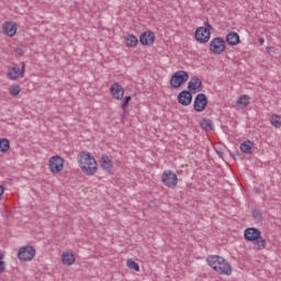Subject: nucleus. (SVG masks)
I'll use <instances>...</instances> for the list:
<instances>
[{
	"label": "nucleus",
	"instance_id": "obj_35",
	"mask_svg": "<svg viewBox=\"0 0 281 281\" xmlns=\"http://www.w3.org/2000/svg\"><path fill=\"white\" fill-rule=\"evenodd\" d=\"M258 43H259V45H265V38L258 37Z\"/></svg>",
	"mask_w": 281,
	"mask_h": 281
},
{
	"label": "nucleus",
	"instance_id": "obj_30",
	"mask_svg": "<svg viewBox=\"0 0 281 281\" xmlns=\"http://www.w3.org/2000/svg\"><path fill=\"white\" fill-rule=\"evenodd\" d=\"M1 273H5V261H3V258H0V276Z\"/></svg>",
	"mask_w": 281,
	"mask_h": 281
},
{
	"label": "nucleus",
	"instance_id": "obj_14",
	"mask_svg": "<svg viewBox=\"0 0 281 281\" xmlns=\"http://www.w3.org/2000/svg\"><path fill=\"white\" fill-rule=\"evenodd\" d=\"M177 98L178 104L182 106H190V104H192V92H190V90H182Z\"/></svg>",
	"mask_w": 281,
	"mask_h": 281
},
{
	"label": "nucleus",
	"instance_id": "obj_13",
	"mask_svg": "<svg viewBox=\"0 0 281 281\" xmlns=\"http://www.w3.org/2000/svg\"><path fill=\"white\" fill-rule=\"evenodd\" d=\"M155 32L153 31H145L139 36V43L140 45H144L146 47H150V45L155 44Z\"/></svg>",
	"mask_w": 281,
	"mask_h": 281
},
{
	"label": "nucleus",
	"instance_id": "obj_7",
	"mask_svg": "<svg viewBox=\"0 0 281 281\" xmlns=\"http://www.w3.org/2000/svg\"><path fill=\"white\" fill-rule=\"evenodd\" d=\"M48 168L53 175L63 172V169L65 168V159L58 155L50 157L48 160Z\"/></svg>",
	"mask_w": 281,
	"mask_h": 281
},
{
	"label": "nucleus",
	"instance_id": "obj_27",
	"mask_svg": "<svg viewBox=\"0 0 281 281\" xmlns=\"http://www.w3.org/2000/svg\"><path fill=\"white\" fill-rule=\"evenodd\" d=\"M126 265L128 269H132L133 271H139V263H137L133 259H127Z\"/></svg>",
	"mask_w": 281,
	"mask_h": 281
},
{
	"label": "nucleus",
	"instance_id": "obj_28",
	"mask_svg": "<svg viewBox=\"0 0 281 281\" xmlns=\"http://www.w3.org/2000/svg\"><path fill=\"white\" fill-rule=\"evenodd\" d=\"M9 93L10 95H13V98H16L21 93V87L19 86H11L9 88Z\"/></svg>",
	"mask_w": 281,
	"mask_h": 281
},
{
	"label": "nucleus",
	"instance_id": "obj_9",
	"mask_svg": "<svg viewBox=\"0 0 281 281\" xmlns=\"http://www.w3.org/2000/svg\"><path fill=\"white\" fill-rule=\"evenodd\" d=\"M210 101L207 100V95L205 93H198L193 101V111L196 113H203L205 109H207V104Z\"/></svg>",
	"mask_w": 281,
	"mask_h": 281
},
{
	"label": "nucleus",
	"instance_id": "obj_10",
	"mask_svg": "<svg viewBox=\"0 0 281 281\" xmlns=\"http://www.w3.org/2000/svg\"><path fill=\"white\" fill-rule=\"evenodd\" d=\"M211 36H212V32L209 31L207 29H203V26H200L195 30L194 37L198 43H202V44L209 43Z\"/></svg>",
	"mask_w": 281,
	"mask_h": 281
},
{
	"label": "nucleus",
	"instance_id": "obj_33",
	"mask_svg": "<svg viewBox=\"0 0 281 281\" xmlns=\"http://www.w3.org/2000/svg\"><path fill=\"white\" fill-rule=\"evenodd\" d=\"M5 192V188L0 184V201L3 199V193Z\"/></svg>",
	"mask_w": 281,
	"mask_h": 281
},
{
	"label": "nucleus",
	"instance_id": "obj_29",
	"mask_svg": "<svg viewBox=\"0 0 281 281\" xmlns=\"http://www.w3.org/2000/svg\"><path fill=\"white\" fill-rule=\"evenodd\" d=\"M252 217L255 221H262V213L258 209H252Z\"/></svg>",
	"mask_w": 281,
	"mask_h": 281
},
{
	"label": "nucleus",
	"instance_id": "obj_6",
	"mask_svg": "<svg viewBox=\"0 0 281 281\" xmlns=\"http://www.w3.org/2000/svg\"><path fill=\"white\" fill-rule=\"evenodd\" d=\"M161 182L166 188L175 190L177 188V183H179V177L172 170H165L161 176Z\"/></svg>",
	"mask_w": 281,
	"mask_h": 281
},
{
	"label": "nucleus",
	"instance_id": "obj_21",
	"mask_svg": "<svg viewBox=\"0 0 281 281\" xmlns=\"http://www.w3.org/2000/svg\"><path fill=\"white\" fill-rule=\"evenodd\" d=\"M200 127L202 128V131H205V133H207L209 131H214V123H212V120L203 117L200 121Z\"/></svg>",
	"mask_w": 281,
	"mask_h": 281
},
{
	"label": "nucleus",
	"instance_id": "obj_18",
	"mask_svg": "<svg viewBox=\"0 0 281 281\" xmlns=\"http://www.w3.org/2000/svg\"><path fill=\"white\" fill-rule=\"evenodd\" d=\"M3 32L7 34V36H14L16 34V23L14 22H4L2 25Z\"/></svg>",
	"mask_w": 281,
	"mask_h": 281
},
{
	"label": "nucleus",
	"instance_id": "obj_16",
	"mask_svg": "<svg viewBox=\"0 0 281 281\" xmlns=\"http://www.w3.org/2000/svg\"><path fill=\"white\" fill-rule=\"evenodd\" d=\"M226 43L227 45H231L232 47H236V45H240V35H238L236 32L231 31L226 35Z\"/></svg>",
	"mask_w": 281,
	"mask_h": 281
},
{
	"label": "nucleus",
	"instance_id": "obj_24",
	"mask_svg": "<svg viewBox=\"0 0 281 281\" xmlns=\"http://www.w3.org/2000/svg\"><path fill=\"white\" fill-rule=\"evenodd\" d=\"M270 123L274 128H281V115L280 114H272L270 119Z\"/></svg>",
	"mask_w": 281,
	"mask_h": 281
},
{
	"label": "nucleus",
	"instance_id": "obj_11",
	"mask_svg": "<svg viewBox=\"0 0 281 281\" xmlns=\"http://www.w3.org/2000/svg\"><path fill=\"white\" fill-rule=\"evenodd\" d=\"M8 76L11 80H18V78L25 77V63H21V68L14 66L9 68Z\"/></svg>",
	"mask_w": 281,
	"mask_h": 281
},
{
	"label": "nucleus",
	"instance_id": "obj_32",
	"mask_svg": "<svg viewBox=\"0 0 281 281\" xmlns=\"http://www.w3.org/2000/svg\"><path fill=\"white\" fill-rule=\"evenodd\" d=\"M203 29H207L209 32H210V30H214V27H212V26L210 25V21H207V20L204 22Z\"/></svg>",
	"mask_w": 281,
	"mask_h": 281
},
{
	"label": "nucleus",
	"instance_id": "obj_1",
	"mask_svg": "<svg viewBox=\"0 0 281 281\" xmlns=\"http://www.w3.org/2000/svg\"><path fill=\"white\" fill-rule=\"evenodd\" d=\"M78 166L87 177H93L98 172V161L91 153L89 151H81L79 153L78 157Z\"/></svg>",
	"mask_w": 281,
	"mask_h": 281
},
{
	"label": "nucleus",
	"instance_id": "obj_5",
	"mask_svg": "<svg viewBox=\"0 0 281 281\" xmlns=\"http://www.w3.org/2000/svg\"><path fill=\"white\" fill-rule=\"evenodd\" d=\"M225 49H227V44L223 37L217 36L210 42V52L212 54L221 56V54L225 53Z\"/></svg>",
	"mask_w": 281,
	"mask_h": 281
},
{
	"label": "nucleus",
	"instance_id": "obj_31",
	"mask_svg": "<svg viewBox=\"0 0 281 281\" xmlns=\"http://www.w3.org/2000/svg\"><path fill=\"white\" fill-rule=\"evenodd\" d=\"M15 54L18 56H23L25 54V50H23V48L18 47V48H15Z\"/></svg>",
	"mask_w": 281,
	"mask_h": 281
},
{
	"label": "nucleus",
	"instance_id": "obj_20",
	"mask_svg": "<svg viewBox=\"0 0 281 281\" xmlns=\"http://www.w3.org/2000/svg\"><path fill=\"white\" fill-rule=\"evenodd\" d=\"M61 261H63V265H67V267H71V265L76 262V256L72 252H63Z\"/></svg>",
	"mask_w": 281,
	"mask_h": 281
},
{
	"label": "nucleus",
	"instance_id": "obj_2",
	"mask_svg": "<svg viewBox=\"0 0 281 281\" xmlns=\"http://www.w3.org/2000/svg\"><path fill=\"white\" fill-rule=\"evenodd\" d=\"M206 262L209 267H212V269L221 276H232V265L222 256L210 255L206 258Z\"/></svg>",
	"mask_w": 281,
	"mask_h": 281
},
{
	"label": "nucleus",
	"instance_id": "obj_34",
	"mask_svg": "<svg viewBox=\"0 0 281 281\" xmlns=\"http://www.w3.org/2000/svg\"><path fill=\"white\" fill-rule=\"evenodd\" d=\"M231 157L234 159V161H236V157H240V154H238V151L235 154L231 153Z\"/></svg>",
	"mask_w": 281,
	"mask_h": 281
},
{
	"label": "nucleus",
	"instance_id": "obj_19",
	"mask_svg": "<svg viewBox=\"0 0 281 281\" xmlns=\"http://www.w3.org/2000/svg\"><path fill=\"white\" fill-rule=\"evenodd\" d=\"M240 150L245 155H254V142L247 139L240 144Z\"/></svg>",
	"mask_w": 281,
	"mask_h": 281
},
{
	"label": "nucleus",
	"instance_id": "obj_15",
	"mask_svg": "<svg viewBox=\"0 0 281 281\" xmlns=\"http://www.w3.org/2000/svg\"><path fill=\"white\" fill-rule=\"evenodd\" d=\"M110 93L114 100H122V98H124V88L122 85L115 82L111 86Z\"/></svg>",
	"mask_w": 281,
	"mask_h": 281
},
{
	"label": "nucleus",
	"instance_id": "obj_3",
	"mask_svg": "<svg viewBox=\"0 0 281 281\" xmlns=\"http://www.w3.org/2000/svg\"><path fill=\"white\" fill-rule=\"evenodd\" d=\"M244 238L247 243H254L258 251L267 249V239L262 238V232L256 227H248L244 231Z\"/></svg>",
	"mask_w": 281,
	"mask_h": 281
},
{
	"label": "nucleus",
	"instance_id": "obj_8",
	"mask_svg": "<svg viewBox=\"0 0 281 281\" xmlns=\"http://www.w3.org/2000/svg\"><path fill=\"white\" fill-rule=\"evenodd\" d=\"M36 256V248L33 246H23L18 251V258L22 262H30L34 260V257Z\"/></svg>",
	"mask_w": 281,
	"mask_h": 281
},
{
	"label": "nucleus",
	"instance_id": "obj_36",
	"mask_svg": "<svg viewBox=\"0 0 281 281\" xmlns=\"http://www.w3.org/2000/svg\"><path fill=\"white\" fill-rule=\"evenodd\" d=\"M0 258H5V252L0 250Z\"/></svg>",
	"mask_w": 281,
	"mask_h": 281
},
{
	"label": "nucleus",
	"instance_id": "obj_12",
	"mask_svg": "<svg viewBox=\"0 0 281 281\" xmlns=\"http://www.w3.org/2000/svg\"><path fill=\"white\" fill-rule=\"evenodd\" d=\"M187 89L190 91V93H199L200 91H203V81H201V79L196 76L191 77Z\"/></svg>",
	"mask_w": 281,
	"mask_h": 281
},
{
	"label": "nucleus",
	"instance_id": "obj_26",
	"mask_svg": "<svg viewBox=\"0 0 281 281\" xmlns=\"http://www.w3.org/2000/svg\"><path fill=\"white\" fill-rule=\"evenodd\" d=\"M131 100H133V97L131 94L124 97L123 99V103L121 104V108L124 114H126V109H128V105L131 104Z\"/></svg>",
	"mask_w": 281,
	"mask_h": 281
},
{
	"label": "nucleus",
	"instance_id": "obj_22",
	"mask_svg": "<svg viewBox=\"0 0 281 281\" xmlns=\"http://www.w3.org/2000/svg\"><path fill=\"white\" fill-rule=\"evenodd\" d=\"M125 45L127 47H135L136 45H139V40L134 34H128L125 36Z\"/></svg>",
	"mask_w": 281,
	"mask_h": 281
},
{
	"label": "nucleus",
	"instance_id": "obj_23",
	"mask_svg": "<svg viewBox=\"0 0 281 281\" xmlns=\"http://www.w3.org/2000/svg\"><path fill=\"white\" fill-rule=\"evenodd\" d=\"M237 105L241 106V109H247L249 106V95L243 94L237 100Z\"/></svg>",
	"mask_w": 281,
	"mask_h": 281
},
{
	"label": "nucleus",
	"instance_id": "obj_4",
	"mask_svg": "<svg viewBox=\"0 0 281 281\" xmlns=\"http://www.w3.org/2000/svg\"><path fill=\"white\" fill-rule=\"evenodd\" d=\"M187 80H190V74L186 70H178L171 75L169 85L171 89H180Z\"/></svg>",
	"mask_w": 281,
	"mask_h": 281
},
{
	"label": "nucleus",
	"instance_id": "obj_17",
	"mask_svg": "<svg viewBox=\"0 0 281 281\" xmlns=\"http://www.w3.org/2000/svg\"><path fill=\"white\" fill-rule=\"evenodd\" d=\"M101 168H103L105 172L111 173V171L113 170V160H111V157H109L108 155L101 156Z\"/></svg>",
	"mask_w": 281,
	"mask_h": 281
},
{
	"label": "nucleus",
	"instance_id": "obj_25",
	"mask_svg": "<svg viewBox=\"0 0 281 281\" xmlns=\"http://www.w3.org/2000/svg\"><path fill=\"white\" fill-rule=\"evenodd\" d=\"M10 150V139L0 138V153H8Z\"/></svg>",
	"mask_w": 281,
	"mask_h": 281
}]
</instances>
